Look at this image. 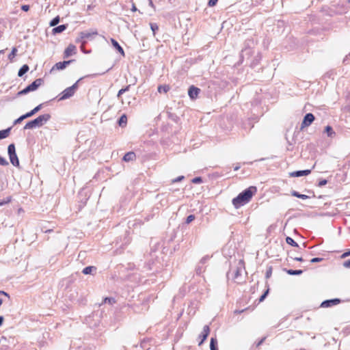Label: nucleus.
<instances>
[{
    "mask_svg": "<svg viewBox=\"0 0 350 350\" xmlns=\"http://www.w3.org/2000/svg\"><path fill=\"white\" fill-rule=\"evenodd\" d=\"M0 294H3V295H4L6 297H10L9 295L7 293H5V292H4L3 291H0Z\"/></svg>",
    "mask_w": 350,
    "mask_h": 350,
    "instance_id": "09e8293b",
    "label": "nucleus"
},
{
    "mask_svg": "<svg viewBox=\"0 0 350 350\" xmlns=\"http://www.w3.org/2000/svg\"><path fill=\"white\" fill-rule=\"evenodd\" d=\"M170 89V88L168 85H162L158 87V92L159 93H167Z\"/></svg>",
    "mask_w": 350,
    "mask_h": 350,
    "instance_id": "a211bd4d",
    "label": "nucleus"
},
{
    "mask_svg": "<svg viewBox=\"0 0 350 350\" xmlns=\"http://www.w3.org/2000/svg\"><path fill=\"white\" fill-rule=\"evenodd\" d=\"M295 260H298V261H301L302 258H296Z\"/></svg>",
    "mask_w": 350,
    "mask_h": 350,
    "instance_id": "4d7b16f0",
    "label": "nucleus"
},
{
    "mask_svg": "<svg viewBox=\"0 0 350 350\" xmlns=\"http://www.w3.org/2000/svg\"><path fill=\"white\" fill-rule=\"evenodd\" d=\"M130 85L126 86L125 88H122L119 90L118 93V97H120L122 94H124L125 92L128 91L129 90Z\"/></svg>",
    "mask_w": 350,
    "mask_h": 350,
    "instance_id": "c756f323",
    "label": "nucleus"
},
{
    "mask_svg": "<svg viewBox=\"0 0 350 350\" xmlns=\"http://www.w3.org/2000/svg\"><path fill=\"white\" fill-rule=\"evenodd\" d=\"M21 9L25 12H27L29 10V6L28 5H23Z\"/></svg>",
    "mask_w": 350,
    "mask_h": 350,
    "instance_id": "79ce46f5",
    "label": "nucleus"
},
{
    "mask_svg": "<svg viewBox=\"0 0 350 350\" xmlns=\"http://www.w3.org/2000/svg\"><path fill=\"white\" fill-rule=\"evenodd\" d=\"M218 0H209L208 1V5L209 6H214Z\"/></svg>",
    "mask_w": 350,
    "mask_h": 350,
    "instance_id": "ea45409f",
    "label": "nucleus"
},
{
    "mask_svg": "<svg viewBox=\"0 0 350 350\" xmlns=\"http://www.w3.org/2000/svg\"><path fill=\"white\" fill-rule=\"evenodd\" d=\"M340 302V301L338 299H329L323 301L321 306L323 308H327L333 305H337Z\"/></svg>",
    "mask_w": 350,
    "mask_h": 350,
    "instance_id": "6e6552de",
    "label": "nucleus"
},
{
    "mask_svg": "<svg viewBox=\"0 0 350 350\" xmlns=\"http://www.w3.org/2000/svg\"><path fill=\"white\" fill-rule=\"evenodd\" d=\"M288 273L290 275H300L302 273L301 270H292L290 269L288 271Z\"/></svg>",
    "mask_w": 350,
    "mask_h": 350,
    "instance_id": "c85d7f7f",
    "label": "nucleus"
},
{
    "mask_svg": "<svg viewBox=\"0 0 350 350\" xmlns=\"http://www.w3.org/2000/svg\"><path fill=\"white\" fill-rule=\"evenodd\" d=\"M11 163L14 166L19 165V161L16 154H9Z\"/></svg>",
    "mask_w": 350,
    "mask_h": 350,
    "instance_id": "ddd939ff",
    "label": "nucleus"
},
{
    "mask_svg": "<svg viewBox=\"0 0 350 350\" xmlns=\"http://www.w3.org/2000/svg\"><path fill=\"white\" fill-rule=\"evenodd\" d=\"M59 22V16H56L55 18H54L50 23V26L51 27H54L56 25H57Z\"/></svg>",
    "mask_w": 350,
    "mask_h": 350,
    "instance_id": "cd10ccee",
    "label": "nucleus"
},
{
    "mask_svg": "<svg viewBox=\"0 0 350 350\" xmlns=\"http://www.w3.org/2000/svg\"><path fill=\"white\" fill-rule=\"evenodd\" d=\"M314 120V115L310 113H307L303 120V122L301 124V128L308 126L309 125H310L312 124V122Z\"/></svg>",
    "mask_w": 350,
    "mask_h": 350,
    "instance_id": "39448f33",
    "label": "nucleus"
},
{
    "mask_svg": "<svg viewBox=\"0 0 350 350\" xmlns=\"http://www.w3.org/2000/svg\"><path fill=\"white\" fill-rule=\"evenodd\" d=\"M104 302L105 303L108 302L109 304H112L113 303V300L111 299H110V298H107H107L105 299Z\"/></svg>",
    "mask_w": 350,
    "mask_h": 350,
    "instance_id": "de8ad7c7",
    "label": "nucleus"
},
{
    "mask_svg": "<svg viewBox=\"0 0 350 350\" xmlns=\"http://www.w3.org/2000/svg\"><path fill=\"white\" fill-rule=\"evenodd\" d=\"M42 108V104L38 105L37 107H36L33 110L34 111H36V113L38 112Z\"/></svg>",
    "mask_w": 350,
    "mask_h": 350,
    "instance_id": "37998d69",
    "label": "nucleus"
},
{
    "mask_svg": "<svg viewBox=\"0 0 350 350\" xmlns=\"http://www.w3.org/2000/svg\"><path fill=\"white\" fill-rule=\"evenodd\" d=\"M70 61H64L63 62H58L55 65V67L58 70H62L70 64Z\"/></svg>",
    "mask_w": 350,
    "mask_h": 350,
    "instance_id": "2eb2a0df",
    "label": "nucleus"
},
{
    "mask_svg": "<svg viewBox=\"0 0 350 350\" xmlns=\"http://www.w3.org/2000/svg\"><path fill=\"white\" fill-rule=\"evenodd\" d=\"M199 92H200L199 88H196L194 86H191L189 89L188 94H189V96L190 97V98L193 100L198 97Z\"/></svg>",
    "mask_w": 350,
    "mask_h": 350,
    "instance_id": "423d86ee",
    "label": "nucleus"
},
{
    "mask_svg": "<svg viewBox=\"0 0 350 350\" xmlns=\"http://www.w3.org/2000/svg\"><path fill=\"white\" fill-rule=\"evenodd\" d=\"M321 260H322V259H321V258H312V259L311 260V262H320V261H321Z\"/></svg>",
    "mask_w": 350,
    "mask_h": 350,
    "instance_id": "49530a36",
    "label": "nucleus"
},
{
    "mask_svg": "<svg viewBox=\"0 0 350 350\" xmlns=\"http://www.w3.org/2000/svg\"><path fill=\"white\" fill-rule=\"evenodd\" d=\"M29 70V66L27 65H23L21 68L19 70L18 75L19 77H22L24 74H25Z\"/></svg>",
    "mask_w": 350,
    "mask_h": 350,
    "instance_id": "aec40b11",
    "label": "nucleus"
},
{
    "mask_svg": "<svg viewBox=\"0 0 350 350\" xmlns=\"http://www.w3.org/2000/svg\"><path fill=\"white\" fill-rule=\"evenodd\" d=\"M292 195L293 196H295V197H297L299 198H301V199H303V200H306V199H308V196H306V195H304V194H299L298 192L297 191H293L292 193Z\"/></svg>",
    "mask_w": 350,
    "mask_h": 350,
    "instance_id": "393cba45",
    "label": "nucleus"
},
{
    "mask_svg": "<svg viewBox=\"0 0 350 350\" xmlns=\"http://www.w3.org/2000/svg\"><path fill=\"white\" fill-rule=\"evenodd\" d=\"M36 111H34L33 109L30 111L29 112L24 114L25 118H29V117H31L32 116H33L34 114H36Z\"/></svg>",
    "mask_w": 350,
    "mask_h": 350,
    "instance_id": "7c9ffc66",
    "label": "nucleus"
},
{
    "mask_svg": "<svg viewBox=\"0 0 350 350\" xmlns=\"http://www.w3.org/2000/svg\"><path fill=\"white\" fill-rule=\"evenodd\" d=\"M269 291L267 290L259 299L260 301H262L268 294Z\"/></svg>",
    "mask_w": 350,
    "mask_h": 350,
    "instance_id": "a19ab883",
    "label": "nucleus"
},
{
    "mask_svg": "<svg viewBox=\"0 0 350 350\" xmlns=\"http://www.w3.org/2000/svg\"><path fill=\"white\" fill-rule=\"evenodd\" d=\"M76 46L73 44H70L68 46L66 49L64 51V57L67 58L72 55H75L76 53Z\"/></svg>",
    "mask_w": 350,
    "mask_h": 350,
    "instance_id": "0eeeda50",
    "label": "nucleus"
},
{
    "mask_svg": "<svg viewBox=\"0 0 350 350\" xmlns=\"http://www.w3.org/2000/svg\"><path fill=\"white\" fill-rule=\"evenodd\" d=\"M97 35V31H83L80 33L81 39H90L92 36Z\"/></svg>",
    "mask_w": 350,
    "mask_h": 350,
    "instance_id": "9b49d317",
    "label": "nucleus"
},
{
    "mask_svg": "<svg viewBox=\"0 0 350 350\" xmlns=\"http://www.w3.org/2000/svg\"><path fill=\"white\" fill-rule=\"evenodd\" d=\"M66 29V26L65 25H61L58 27H55L53 29V32L54 33H59L64 31Z\"/></svg>",
    "mask_w": 350,
    "mask_h": 350,
    "instance_id": "6ab92c4d",
    "label": "nucleus"
},
{
    "mask_svg": "<svg viewBox=\"0 0 350 350\" xmlns=\"http://www.w3.org/2000/svg\"><path fill=\"white\" fill-rule=\"evenodd\" d=\"M150 27L154 34L155 31L158 29V26L156 24H150Z\"/></svg>",
    "mask_w": 350,
    "mask_h": 350,
    "instance_id": "4c0bfd02",
    "label": "nucleus"
},
{
    "mask_svg": "<svg viewBox=\"0 0 350 350\" xmlns=\"http://www.w3.org/2000/svg\"><path fill=\"white\" fill-rule=\"evenodd\" d=\"M256 192V188L255 187H250L248 189L243 191L242 193L233 199L232 204L235 208H239L240 206L247 203L253 195Z\"/></svg>",
    "mask_w": 350,
    "mask_h": 350,
    "instance_id": "f257e3e1",
    "label": "nucleus"
},
{
    "mask_svg": "<svg viewBox=\"0 0 350 350\" xmlns=\"http://www.w3.org/2000/svg\"><path fill=\"white\" fill-rule=\"evenodd\" d=\"M135 153L133 152H129L124 156L123 159L124 161H133L135 159Z\"/></svg>",
    "mask_w": 350,
    "mask_h": 350,
    "instance_id": "4468645a",
    "label": "nucleus"
},
{
    "mask_svg": "<svg viewBox=\"0 0 350 350\" xmlns=\"http://www.w3.org/2000/svg\"><path fill=\"white\" fill-rule=\"evenodd\" d=\"M95 269H96V268L94 267H92V266L87 267L83 269V273H84L85 275L90 274Z\"/></svg>",
    "mask_w": 350,
    "mask_h": 350,
    "instance_id": "412c9836",
    "label": "nucleus"
},
{
    "mask_svg": "<svg viewBox=\"0 0 350 350\" xmlns=\"http://www.w3.org/2000/svg\"><path fill=\"white\" fill-rule=\"evenodd\" d=\"M137 10L136 7L133 5L132 8V11L135 12Z\"/></svg>",
    "mask_w": 350,
    "mask_h": 350,
    "instance_id": "5fc2aeb1",
    "label": "nucleus"
},
{
    "mask_svg": "<svg viewBox=\"0 0 350 350\" xmlns=\"http://www.w3.org/2000/svg\"><path fill=\"white\" fill-rule=\"evenodd\" d=\"M131 97L129 96L128 98H126L124 99H122V104L130 105V103H131Z\"/></svg>",
    "mask_w": 350,
    "mask_h": 350,
    "instance_id": "72a5a7b5",
    "label": "nucleus"
},
{
    "mask_svg": "<svg viewBox=\"0 0 350 350\" xmlns=\"http://www.w3.org/2000/svg\"><path fill=\"white\" fill-rule=\"evenodd\" d=\"M111 42L113 46L115 49H116L118 51V52L120 53V54L124 57L125 55L124 51L123 49L121 47V46L118 44V42L113 38L111 39Z\"/></svg>",
    "mask_w": 350,
    "mask_h": 350,
    "instance_id": "f8f14e48",
    "label": "nucleus"
},
{
    "mask_svg": "<svg viewBox=\"0 0 350 350\" xmlns=\"http://www.w3.org/2000/svg\"><path fill=\"white\" fill-rule=\"evenodd\" d=\"M311 171L310 170L296 171L290 173V176L292 177H299L302 176H307L310 174Z\"/></svg>",
    "mask_w": 350,
    "mask_h": 350,
    "instance_id": "9d476101",
    "label": "nucleus"
},
{
    "mask_svg": "<svg viewBox=\"0 0 350 350\" xmlns=\"http://www.w3.org/2000/svg\"><path fill=\"white\" fill-rule=\"evenodd\" d=\"M2 304V300L0 299V306Z\"/></svg>",
    "mask_w": 350,
    "mask_h": 350,
    "instance_id": "13d9d810",
    "label": "nucleus"
},
{
    "mask_svg": "<svg viewBox=\"0 0 350 350\" xmlns=\"http://www.w3.org/2000/svg\"><path fill=\"white\" fill-rule=\"evenodd\" d=\"M326 184H327V180H321V181L319 182V185L320 187H322V186H323V185H325Z\"/></svg>",
    "mask_w": 350,
    "mask_h": 350,
    "instance_id": "a18cd8bd",
    "label": "nucleus"
},
{
    "mask_svg": "<svg viewBox=\"0 0 350 350\" xmlns=\"http://www.w3.org/2000/svg\"><path fill=\"white\" fill-rule=\"evenodd\" d=\"M3 317L2 316H0V326L3 324Z\"/></svg>",
    "mask_w": 350,
    "mask_h": 350,
    "instance_id": "3c124183",
    "label": "nucleus"
},
{
    "mask_svg": "<svg viewBox=\"0 0 350 350\" xmlns=\"http://www.w3.org/2000/svg\"><path fill=\"white\" fill-rule=\"evenodd\" d=\"M239 168H240V166L237 165V166L234 167V170H235V171H237V170H238Z\"/></svg>",
    "mask_w": 350,
    "mask_h": 350,
    "instance_id": "6e6d98bb",
    "label": "nucleus"
},
{
    "mask_svg": "<svg viewBox=\"0 0 350 350\" xmlns=\"http://www.w3.org/2000/svg\"><path fill=\"white\" fill-rule=\"evenodd\" d=\"M209 332H210L209 327L208 325H205L203 327V331L200 336L202 338V340L200 342L199 345H201L203 343V342L206 339V338L208 337V336L209 334Z\"/></svg>",
    "mask_w": 350,
    "mask_h": 350,
    "instance_id": "1a4fd4ad",
    "label": "nucleus"
},
{
    "mask_svg": "<svg viewBox=\"0 0 350 350\" xmlns=\"http://www.w3.org/2000/svg\"><path fill=\"white\" fill-rule=\"evenodd\" d=\"M10 201V198H9L6 202H0V206L3 205V204H5V203H7V202H8Z\"/></svg>",
    "mask_w": 350,
    "mask_h": 350,
    "instance_id": "8fccbe9b",
    "label": "nucleus"
},
{
    "mask_svg": "<svg viewBox=\"0 0 350 350\" xmlns=\"http://www.w3.org/2000/svg\"><path fill=\"white\" fill-rule=\"evenodd\" d=\"M325 132L327 133V136L329 137H334L336 135L335 132L332 129L330 126H327L325 128Z\"/></svg>",
    "mask_w": 350,
    "mask_h": 350,
    "instance_id": "f3484780",
    "label": "nucleus"
},
{
    "mask_svg": "<svg viewBox=\"0 0 350 350\" xmlns=\"http://www.w3.org/2000/svg\"><path fill=\"white\" fill-rule=\"evenodd\" d=\"M194 219H195L194 215H189V216L187 217L186 222H187V224H189V223H191V221H193L194 220Z\"/></svg>",
    "mask_w": 350,
    "mask_h": 350,
    "instance_id": "f704fd0d",
    "label": "nucleus"
},
{
    "mask_svg": "<svg viewBox=\"0 0 350 350\" xmlns=\"http://www.w3.org/2000/svg\"><path fill=\"white\" fill-rule=\"evenodd\" d=\"M11 128L0 131V139L8 137L10 135Z\"/></svg>",
    "mask_w": 350,
    "mask_h": 350,
    "instance_id": "dca6fc26",
    "label": "nucleus"
},
{
    "mask_svg": "<svg viewBox=\"0 0 350 350\" xmlns=\"http://www.w3.org/2000/svg\"><path fill=\"white\" fill-rule=\"evenodd\" d=\"M149 5L152 8L154 7L153 3L151 0L149 1Z\"/></svg>",
    "mask_w": 350,
    "mask_h": 350,
    "instance_id": "864d4df0",
    "label": "nucleus"
},
{
    "mask_svg": "<svg viewBox=\"0 0 350 350\" xmlns=\"http://www.w3.org/2000/svg\"><path fill=\"white\" fill-rule=\"evenodd\" d=\"M343 265L346 268H350V260L345 261Z\"/></svg>",
    "mask_w": 350,
    "mask_h": 350,
    "instance_id": "c03bdc74",
    "label": "nucleus"
},
{
    "mask_svg": "<svg viewBox=\"0 0 350 350\" xmlns=\"http://www.w3.org/2000/svg\"><path fill=\"white\" fill-rule=\"evenodd\" d=\"M3 53V50L0 51V53Z\"/></svg>",
    "mask_w": 350,
    "mask_h": 350,
    "instance_id": "bf43d9fd",
    "label": "nucleus"
},
{
    "mask_svg": "<svg viewBox=\"0 0 350 350\" xmlns=\"http://www.w3.org/2000/svg\"><path fill=\"white\" fill-rule=\"evenodd\" d=\"M26 119L25 116L23 115L21 116V117H19L18 119H16L15 121H14V124H18L20 123L21 121H23V120Z\"/></svg>",
    "mask_w": 350,
    "mask_h": 350,
    "instance_id": "c9c22d12",
    "label": "nucleus"
},
{
    "mask_svg": "<svg viewBox=\"0 0 350 350\" xmlns=\"http://www.w3.org/2000/svg\"><path fill=\"white\" fill-rule=\"evenodd\" d=\"M8 154H16L15 146L13 144H10L8 148Z\"/></svg>",
    "mask_w": 350,
    "mask_h": 350,
    "instance_id": "bb28decb",
    "label": "nucleus"
},
{
    "mask_svg": "<svg viewBox=\"0 0 350 350\" xmlns=\"http://www.w3.org/2000/svg\"><path fill=\"white\" fill-rule=\"evenodd\" d=\"M36 111H34L33 109L30 111L29 112L24 114L25 118H29V117H31L32 116H33L34 114H36Z\"/></svg>",
    "mask_w": 350,
    "mask_h": 350,
    "instance_id": "2f4dec72",
    "label": "nucleus"
},
{
    "mask_svg": "<svg viewBox=\"0 0 350 350\" xmlns=\"http://www.w3.org/2000/svg\"><path fill=\"white\" fill-rule=\"evenodd\" d=\"M201 182H202V179L200 177H196L192 180V183H193L195 184H198V183H200Z\"/></svg>",
    "mask_w": 350,
    "mask_h": 350,
    "instance_id": "e433bc0d",
    "label": "nucleus"
},
{
    "mask_svg": "<svg viewBox=\"0 0 350 350\" xmlns=\"http://www.w3.org/2000/svg\"><path fill=\"white\" fill-rule=\"evenodd\" d=\"M126 121H127V118H126V115H122L120 120H119V125L120 126H124L126 125Z\"/></svg>",
    "mask_w": 350,
    "mask_h": 350,
    "instance_id": "4be33fe9",
    "label": "nucleus"
},
{
    "mask_svg": "<svg viewBox=\"0 0 350 350\" xmlns=\"http://www.w3.org/2000/svg\"><path fill=\"white\" fill-rule=\"evenodd\" d=\"M16 53H17V49L14 47L12 49L11 53L8 55V59L11 62H12L14 58L16 55Z\"/></svg>",
    "mask_w": 350,
    "mask_h": 350,
    "instance_id": "5701e85b",
    "label": "nucleus"
},
{
    "mask_svg": "<svg viewBox=\"0 0 350 350\" xmlns=\"http://www.w3.org/2000/svg\"><path fill=\"white\" fill-rule=\"evenodd\" d=\"M216 345H217L216 339L214 338H212L211 339V343H210L211 350H217Z\"/></svg>",
    "mask_w": 350,
    "mask_h": 350,
    "instance_id": "b1692460",
    "label": "nucleus"
},
{
    "mask_svg": "<svg viewBox=\"0 0 350 350\" xmlns=\"http://www.w3.org/2000/svg\"><path fill=\"white\" fill-rule=\"evenodd\" d=\"M286 242L292 246L298 247V244L292 238L289 237H286Z\"/></svg>",
    "mask_w": 350,
    "mask_h": 350,
    "instance_id": "a878e982",
    "label": "nucleus"
},
{
    "mask_svg": "<svg viewBox=\"0 0 350 350\" xmlns=\"http://www.w3.org/2000/svg\"><path fill=\"white\" fill-rule=\"evenodd\" d=\"M50 118L51 115L49 113L39 116L33 120L28 122L25 126V129H31L36 127H40L45 124L50 120Z\"/></svg>",
    "mask_w": 350,
    "mask_h": 350,
    "instance_id": "f03ea898",
    "label": "nucleus"
},
{
    "mask_svg": "<svg viewBox=\"0 0 350 350\" xmlns=\"http://www.w3.org/2000/svg\"><path fill=\"white\" fill-rule=\"evenodd\" d=\"M42 83V79H37L31 84L29 85L27 88L18 92V95H23L27 94L29 92H33L37 90Z\"/></svg>",
    "mask_w": 350,
    "mask_h": 350,
    "instance_id": "20e7f679",
    "label": "nucleus"
},
{
    "mask_svg": "<svg viewBox=\"0 0 350 350\" xmlns=\"http://www.w3.org/2000/svg\"><path fill=\"white\" fill-rule=\"evenodd\" d=\"M350 255V251L342 254V257H346Z\"/></svg>",
    "mask_w": 350,
    "mask_h": 350,
    "instance_id": "603ef678",
    "label": "nucleus"
},
{
    "mask_svg": "<svg viewBox=\"0 0 350 350\" xmlns=\"http://www.w3.org/2000/svg\"><path fill=\"white\" fill-rule=\"evenodd\" d=\"M183 178H184L183 176H180L177 177L176 178L172 180V183L179 182V181H181Z\"/></svg>",
    "mask_w": 350,
    "mask_h": 350,
    "instance_id": "58836bf2",
    "label": "nucleus"
},
{
    "mask_svg": "<svg viewBox=\"0 0 350 350\" xmlns=\"http://www.w3.org/2000/svg\"><path fill=\"white\" fill-rule=\"evenodd\" d=\"M0 165H8V162L6 161L5 159H4L3 157H0Z\"/></svg>",
    "mask_w": 350,
    "mask_h": 350,
    "instance_id": "473e14b6",
    "label": "nucleus"
},
{
    "mask_svg": "<svg viewBox=\"0 0 350 350\" xmlns=\"http://www.w3.org/2000/svg\"><path fill=\"white\" fill-rule=\"evenodd\" d=\"M78 88V81L72 86L65 89L60 94L59 100H66L72 96Z\"/></svg>",
    "mask_w": 350,
    "mask_h": 350,
    "instance_id": "7ed1b4c3",
    "label": "nucleus"
}]
</instances>
